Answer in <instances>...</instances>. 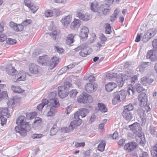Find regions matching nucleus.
<instances>
[{"label": "nucleus", "instance_id": "41", "mask_svg": "<svg viewBox=\"0 0 157 157\" xmlns=\"http://www.w3.org/2000/svg\"><path fill=\"white\" fill-rule=\"evenodd\" d=\"M144 111V109H142L141 110V112H139L138 111V113L139 114V116L141 119L142 123L145 122L146 121V119L144 117V115H145Z\"/></svg>", "mask_w": 157, "mask_h": 157}, {"label": "nucleus", "instance_id": "15", "mask_svg": "<svg viewBox=\"0 0 157 157\" xmlns=\"http://www.w3.org/2000/svg\"><path fill=\"white\" fill-rule=\"evenodd\" d=\"M138 142L139 144L144 147L146 144V140L144 135L143 133H138Z\"/></svg>", "mask_w": 157, "mask_h": 157}, {"label": "nucleus", "instance_id": "59", "mask_svg": "<svg viewBox=\"0 0 157 157\" xmlns=\"http://www.w3.org/2000/svg\"><path fill=\"white\" fill-rule=\"evenodd\" d=\"M121 13V10L119 8H117L114 11L113 14L116 16V17H117V16Z\"/></svg>", "mask_w": 157, "mask_h": 157}, {"label": "nucleus", "instance_id": "48", "mask_svg": "<svg viewBox=\"0 0 157 157\" xmlns=\"http://www.w3.org/2000/svg\"><path fill=\"white\" fill-rule=\"evenodd\" d=\"M29 8L33 13H34L38 10V7L32 4Z\"/></svg>", "mask_w": 157, "mask_h": 157}, {"label": "nucleus", "instance_id": "18", "mask_svg": "<svg viewBox=\"0 0 157 157\" xmlns=\"http://www.w3.org/2000/svg\"><path fill=\"white\" fill-rule=\"evenodd\" d=\"M48 104L49 105L55 107H58L60 106L58 100L57 98H55L54 99H50L48 101Z\"/></svg>", "mask_w": 157, "mask_h": 157}, {"label": "nucleus", "instance_id": "12", "mask_svg": "<svg viewBox=\"0 0 157 157\" xmlns=\"http://www.w3.org/2000/svg\"><path fill=\"white\" fill-rule=\"evenodd\" d=\"M29 71L32 74H36L39 72V67L37 65L31 63L29 66Z\"/></svg>", "mask_w": 157, "mask_h": 157}, {"label": "nucleus", "instance_id": "55", "mask_svg": "<svg viewBox=\"0 0 157 157\" xmlns=\"http://www.w3.org/2000/svg\"><path fill=\"white\" fill-rule=\"evenodd\" d=\"M86 44H82L75 48V50L76 52H78L79 51H82V50L84 49V48L86 47Z\"/></svg>", "mask_w": 157, "mask_h": 157}, {"label": "nucleus", "instance_id": "6", "mask_svg": "<svg viewBox=\"0 0 157 157\" xmlns=\"http://www.w3.org/2000/svg\"><path fill=\"white\" fill-rule=\"evenodd\" d=\"M110 10V7L108 4H106L102 5L97 9V12L100 15L108 14Z\"/></svg>", "mask_w": 157, "mask_h": 157}, {"label": "nucleus", "instance_id": "14", "mask_svg": "<svg viewBox=\"0 0 157 157\" xmlns=\"http://www.w3.org/2000/svg\"><path fill=\"white\" fill-rule=\"evenodd\" d=\"M89 32L88 28L84 26L81 29L79 33L80 37L82 39L87 38L88 37V33Z\"/></svg>", "mask_w": 157, "mask_h": 157}, {"label": "nucleus", "instance_id": "3", "mask_svg": "<svg viewBox=\"0 0 157 157\" xmlns=\"http://www.w3.org/2000/svg\"><path fill=\"white\" fill-rule=\"evenodd\" d=\"M138 100L139 101V105L141 107L139 109V112H141L142 109L144 110V113L145 111L147 112L151 110V109L149 105H147V99L146 94L144 93H141L138 96Z\"/></svg>", "mask_w": 157, "mask_h": 157}, {"label": "nucleus", "instance_id": "31", "mask_svg": "<svg viewBox=\"0 0 157 157\" xmlns=\"http://www.w3.org/2000/svg\"><path fill=\"white\" fill-rule=\"evenodd\" d=\"M98 105L99 110L103 113H105L107 112V109L105 105L102 103H98Z\"/></svg>", "mask_w": 157, "mask_h": 157}, {"label": "nucleus", "instance_id": "33", "mask_svg": "<svg viewBox=\"0 0 157 157\" xmlns=\"http://www.w3.org/2000/svg\"><path fill=\"white\" fill-rule=\"evenodd\" d=\"M78 111L82 117H85L87 114L88 113L87 109L85 108H81Z\"/></svg>", "mask_w": 157, "mask_h": 157}, {"label": "nucleus", "instance_id": "25", "mask_svg": "<svg viewBox=\"0 0 157 157\" xmlns=\"http://www.w3.org/2000/svg\"><path fill=\"white\" fill-rule=\"evenodd\" d=\"M85 90L88 93H92L95 89L94 85L92 83H87L85 87Z\"/></svg>", "mask_w": 157, "mask_h": 157}, {"label": "nucleus", "instance_id": "2", "mask_svg": "<svg viewBox=\"0 0 157 157\" xmlns=\"http://www.w3.org/2000/svg\"><path fill=\"white\" fill-rule=\"evenodd\" d=\"M79 113L78 111L75 112L74 114V120L72 121L68 127H63L62 129L65 131V132L68 133L72 131L74 128L79 126L82 122V120L79 118Z\"/></svg>", "mask_w": 157, "mask_h": 157}, {"label": "nucleus", "instance_id": "46", "mask_svg": "<svg viewBox=\"0 0 157 157\" xmlns=\"http://www.w3.org/2000/svg\"><path fill=\"white\" fill-rule=\"evenodd\" d=\"M107 77L109 79L116 78L119 77V75L116 73H109L106 75Z\"/></svg>", "mask_w": 157, "mask_h": 157}, {"label": "nucleus", "instance_id": "16", "mask_svg": "<svg viewBox=\"0 0 157 157\" xmlns=\"http://www.w3.org/2000/svg\"><path fill=\"white\" fill-rule=\"evenodd\" d=\"M37 61L40 64L48 65V56L46 55L44 56H39Z\"/></svg>", "mask_w": 157, "mask_h": 157}, {"label": "nucleus", "instance_id": "53", "mask_svg": "<svg viewBox=\"0 0 157 157\" xmlns=\"http://www.w3.org/2000/svg\"><path fill=\"white\" fill-rule=\"evenodd\" d=\"M53 14V11L51 10H48L45 11V14L47 17H52Z\"/></svg>", "mask_w": 157, "mask_h": 157}, {"label": "nucleus", "instance_id": "56", "mask_svg": "<svg viewBox=\"0 0 157 157\" xmlns=\"http://www.w3.org/2000/svg\"><path fill=\"white\" fill-rule=\"evenodd\" d=\"M152 44L155 51L157 52V39L154 40Z\"/></svg>", "mask_w": 157, "mask_h": 157}, {"label": "nucleus", "instance_id": "20", "mask_svg": "<svg viewBox=\"0 0 157 157\" xmlns=\"http://www.w3.org/2000/svg\"><path fill=\"white\" fill-rule=\"evenodd\" d=\"M59 62L58 58L56 56L53 57L50 61L48 62V65L51 68L55 67Z\"/></svg>", "mask_w": 157, "mask_h": 157}, {"label": "nucleus", "instance_id": "8", "mask_svg": "<svg viewBox=\"0 0 157 157\" xmlns=\"http://www.w3.org/2000/svg\"><path fill=\"white\" fill-rule=\"evenodd\" d=\"M71 16L68 15L63 17L61 20L63 27L65 29H67L71 21Z\"/></svg>", "mask_w": 157, "mask_h": 157}, {"label": "nucleus", "instance_id": "11", "mask_svg": "<svg viewBox=\"0 0 157 157\" xmlns=\"http://www.w3.org/2000/svg\"><path fill=\"white\" fill-rule=\"evenodd\" d=\"M67 90H66L65 86H60L58 88V92L59 96L61 98H63L67 96Z\"/></svg>", "mask_w": 157, "mask_h": 157}, {"label": "nucleus", "instance_id": "50", "mask_svg": "<svg viewBox=\"0 0 157 157\" xmlns=\"http://www.w3.org/2000/svg\"><path fill=\"white\" fill-rule=\"evenodd\" d=\"M78 93L76 90H72L70 91L69 95L71 97L73 98H75L76 94Z\"/></svg>", "mask_w": 157, "mask_h": 157}, {"label": "nucleus", "instance_id": "62", "mask_svg": "<svg viewBox=\"0 0 157 157\" xmlns=\"http://www.w3.org/2000/svg\"><path fill=\"white\" fill-rule=\"evenodd\" d=\"M24 3L25 5L28 8H29L33 4L31 2V0H25Z\"/></svg>", "mask_w": 157, "mask_h": 157}, {"label": "nucleus", "instance_id": "38", "mask_svg": "<svg viewBox=\"0 0 157 157\" xmlns=\"http://www.w3.org/2000/svg\"><path fill=\"white\" fill-rule=\"evenodd\" d=\"M135 91H137V87H135L134 86H132V85L129 86L128 90L127 92L129 95H130L131 92L132 94H134Z\"/></svg>", "mask_w": 157, "mask_h": 157}, {"label": "nucleus", "instance_id": "61", "mask_svg": "<svg viewBox=\"0 0 157 157\" xmlns=\"http://www.w3.org/2000/svg\"><path fill=\"white\" fill-rule=\"evenodd\" d=\"M42 122V119L41 118L39 117H37L34 121V124H36L38 125L40 124Z\"/></svg>", "mask_w": 157, "mask_h": 157}, {"label": "nucleus", "instance_id": "30", "mask_svg": "<svg viewBox=\"0 0 157 157\" xmlns=\"http://www.w3.org/2000/svg\"><path fill=\"white\" fill-rule=\"evenodd\" d=\"M48 100L46 99H43L42 103L39 104L37 106V109L39 111H41L44 106L48 104Z\"/></svg>", "mask_w": 157, "mask_h": 157}, {"label": "nucleus", "instance_id": "49", "mask_svg": "<svg viewBox=\"0 0 157 157\" xmlns=\"http://www.w3.org/2000/svg\"><path fill=\"white\" fill-rule=\"evenodd\" d=\"M140 82L141 84L143 85L146 86L147 85V77H144L141 78L140 80Z\"/></svg>", "mask_w": 157, "mask_h": 157}, {"label": "nucleus", "instance_id": "45", "mask_svg": "<svg viewBox=\"0 0 157 157\" xmlns=\"http://www.w3.org/2000/svg\"><path fill=\"white\" fill-rule=\"evenodd\" d=\"M112 32L111 27L109 24L107 23L105 25V33L106 34H109Z\"/></svg>", "mask_w": 157, "mask_h": 157}, {"label": "nucleus", "instance_id": "47", "mask_svg": "<svg viewBox=\"0 0 157 157\" xmlns=\"http://www.w3.org/2000/svg\"><path fill=\"white\" fill-rule=\"evenodd\" d=\"M116 78V81L118 85L122 87L124 85V81L123 80L122 78Z\"/></svg>", "mask_w": 157, "mask_h": 157}, {"label": "nucleus", "instance_id": "1", "mask_svg": "<svg viewBox=\"0 0 157 157\" xmlns=\"http://www.w3.org/2000/svg\"><path fill=\"white\" fill-rule=\"evenodd\" d=\"M26 121V117L24 116H19L17 119L16 123L18 124L15 127V130L22 136H25L27 132L30 130L31 126L29 123Z\"/></svg>", "mask_w": 157, "mask_h": 157}, {"label": "nucleus", "instance_id": "64", "mask_svg": "<svg viewBox=\"0 0 157 157\" xmlns=\"http://www.w3.org/2000/svg\"><path fill=\"white\" fill-rule=\"evenodd\" d=\"M90 150H87L83 153L84 157H89L90 155Z\"/></svg>", "mask_w": 157, "mask_h": 157}, {"label": "nucleus", "instance_id": "19", "mask_svg": "<svg viewBox=\"0 0 157 157\" xmlns=\"http://www.w3.org/2000/svg\"><path fill=\"white\" fill-rule=\"evenodd\" d=\"M117 85L114 82H109L105 85V90L108 92H110L116 88Z\"/></svg>", "mask_w": 157, "mask_h": 157}, {"label": "nucleus", "instance_id": "21", "mask_svg": "<svg viewBox=\"0 0 157 157\" xmlns=\"http://www.w3.org/2000/svg\"><path fill=\"white\" fill-rule=\"evenodd\" d=\"M6 72L9 75H15L17 72V70L11 65H8L6 68Z\"/></svg>", "mask_w": 157, "mask_h": 157}, {"label": "nucleus", "instance_id": "58", "mask_svg": "<svg viewBox=\"0 0 157 157\" xmlns=\"http://www.w3.org/2000/svg\"><path fill=\"white\" fill-rule=\"evenodd\" d=\"M100 39L102 42V44H105V42L106 40V38L103 34H101L100 36Z\"/></svg>", "mask_w": 157, "mask_h": 157}, {"label": "nucleus", "instance_id": "43", "mask_svg": "<svg viewBox=\"0 0 157 157\" xmlns=\"http://www.w3.org/2000/svg\"><path fill=\"white\" fill-rule=\"evenodd\" d=\"M15 99H10L7 103V105L9 107L13 108V105L15 103Z\"/></svg>", "mask_w": 157, "mask_h": 157}, {"label": "nucleus", "instance_id": "24", "mask_svg": "<svg viewBox=\"0 0 157 157\" xmlns=\"http://www.w3.org/2000/svg\"><path fill=\"white\" fill-rule=\"evenodd\" d=\"M17 81H24L26 77L25 72L24 71H21L17 75Z\"/></svg>", "mask_w": 157, "mask_h": 157}, {"label": "nucleus", "instance_id": "23", "mask_svg": "<svg viewBox=\"0 0 157 157\" xmlns=\"http://www.w3.org/2000/svg\"><path fill=\"white\" fill-rule=\"evenodd\" d=\"M122 115L126 120L130 121L132 119V114L129 111H123L122 113Z\"/></svg>", "mask_w": 157, "mask_h": 157}, {"label": "nucleus", "instance_id": "42", "mask_svg": "<svg viewBox=\"0 0 157 157\" xmlns=\"http://www.w3.org/2000/svg\"><path fill=\"white\" fill-rule=\"evenodd\" d=\"M59 31L55 30L53 31L51 33H50V36L52 37L54 40H55L57 36L59 34Z\"/></svg>", "mask_w": 157, "mask_h": 157}, {"label": "nucleus", "instance_id": "63", "mask_svg": "<svg viewBox=\"0 0 157 157\" xmlns=\"http://www.w3.org/2000/svg\"><path fill=\"white\" fill-rule=\"evenodd\" d=\"M68 69L67 66L64 67L59 70V72L61 74L65 73Z\"/></svg>", "mask_w": 157, "mask_h": 157}, {"label": "nucleus", "instance_id": "36", "mask_svg": "<svg viewBox=\"0 0 157 157\" xmlns=\"http://www.w3.org/2000/svg\"><path fill=\"white\" fill-rule=\"evenodd\" d=\"M56 112V109L54 107L51 108L50 110L47 113V116L48 117L53 116Z\"/></svg>", "mask_w": 157, "mask_h": 157}, {"label": "nucleus", "instance_id": "26", "mask_svg": "<svg viewBox=\"0 0 157 157\" xmlns=\"http://www.w3.org/2000/svg\"><path fill=\"white\" fill-rule=\"evenodd\" d=\"M10 113H8V108H4L0 109V115L6 118H8L10 116Z\"/></svg>", "mask_w": 157, "mask_h": 157}, {"label": "nucleus", "instance_id": "37", "mask_svg": "<svg viewBox=\"0 0 157 157\" xmlns=\"http://www.w3.org/2000/svg\"><path fill=\"white\" fill-rule=\"evenodd\" d=\"M11 88L12 90L15 93H20L24 91V90L21 89L18 86H12Z\"/></svg>", "mask_w": 157, "mask_h": 157}, {"label": "nucleus", "instance_id": "29", "mask_svg": "<svg viewBox=\"0 0 157 157\" xmlns=\"http://www.w3.org/2000/svg\"><path fill=\"white\" fill-rule=\"evenodd\" d=\"M130 129L135 134L137 133V122H135L129 126Z\"/></svg>", "mask_w": 157, "mask_h": 157}, {"label": "nucleus", "instance_id": "44", "mask_svg": "<svg viewBox=\"0 0 157 157\" xmlns=\"http://www.w3.org/2000/svg\"><path fill=\"white\" fill-rule=\"evenodd\" d=\"M133 108L132 105L131 104H129L124 106V110L123 111H130L132 110Z\"/></svg>", "mask_w": 157, "mask_h": 157}, {"label": "nucleus", "instance_id": "34", "mask_svg": "<svg viewBox=\"0 0 157 157\" xmlns=\"http://www.w3.org/2000/svg\"><path fill=\"white\" fill-rule=\"evenodd\" d=\"M105 141H101L98 146V150L101 151H103L105 149Z\"/></svg>", "mask_w": 157, "mask_h": 157}, {"label": "nucleus", "instance_id": "5", "mask_svg": "<svg viewBox=\"0 0 157 157\" xmlns=\"http://www.w3.org/2000/svg\"><path fill=\"white\" fill-rule=\"evenodd\" d=\"M157 33V29H152L149 30L144 34L142 38V40L144 42H147L151 37L154 36Z\"/></svg>", "mask_w": 157, "mask_h": 157}, {"label": "nucleus", "instance_id": "22", "mask_svg": "<svg viewBox=\"0 0 157 157\" xmlns=\"http://www.w3.org/2000/svg\"><path fill=\"white\" fill-rule=\"evenodd\" d=\"M81 22L80 20L75 19L71 24V28L74 29L75 28L79 27L81 25Z\"/></svg>", "mask_w": 157, "mask_h": 157}, {"label": "nucleus", "instance_id": "51", "mask_svg": "<svg viewBox=\"0 0 157 157\" xmlns=\"http://www.w3.org/2000/svg\"><path fill=\"white\" fill-rule=\"evenodd\" d=\"M7 44H9L13 45L16 43V40L14 39L8 38L6 41Z\"/></svg>", "mask_w": 157, "mask_h": 157}, {"label": "nucleus", "instance_id": "57", "mask_svg": "<svg viewBox=\"0 0 157 157\" xmlns=\"http://www.w3.org/2000/svg\"><path fill=\"white\" fill-rule=\"evenodd\" d=\"M43 135L41 134H33L32 135L33 139H38L42 137Z\"/></svg>", "mask_w": 157, "mask_h": 157}, {"label": "nucleus", "instance_id": "9", "mask_svg": "<svg viewBox=\"0 0 157 157\" xmlns=\"http://www.w3.org/2000/svg\"><path fill=\"white\" fill-rule=\"evenodd\" d=\"M137 144L134 142H131L125 144L124 146V150L127 152H129L133 151L137 147Z\"/></svg>", "mask_w": 157, "mask_h": 157}, {"label": "nucleus", "instance_id": "39", "mask_svg": "<svg viewBox=\"0 0 157 157\" xmlns=\"http://www.w3.org/2000/svg\"><path fill=\"white\" fill-rule=\"evenodd\" d=\"M98 4L97 2L95 1L93 2L91 4L90 6L91 10L94 12L97 11V6Z\"/></svg>", "mask_w": 157, "mask_h": 157}, {"label": "nucleus", "instance_id": "40", "mask_svg": "<svg viewBox=\"0 0 157 157\" xmlns=\"http://www.w3.org/2000/svg\"><path fill=\"white\" fill-rule=\"evenodd\" d=\"M58 131L57 127L56 125H53L50 131V134L51 136L55 135Z\"/></svg>", "mask_w": 157, "mask_h": 157}, {"label": "nucleus", "instance_id": "17", "mask_svg": "<svg viewBox=\"0 0 157 157\" xmlns=\"http://www.w3.org/2000/svg\"><path fill=\"white\" fill-rule=\"evenodd\" d=\"M92 49L89 47H86L79 52V55L82 57H86L92 52Z\"/></svg>", "mask_w": 157, "mask_h": 157}, {"label": "nucleus", "instance_id": "52", "mask_svg": "<svg viewBox=\"0 0 157 157\" xmlns=\"http://www.w3.org/2000/svg\"><path fill=\"white\" fill-rule=\"evenodd\" d=\"M6 117L3 116H1L0 117V121H1V124L2 126H3L5 124L7 121Z\"/></svg>", "mask_w": 157, "mask_h": 157}, {"label": "nucleus", "instance_id": "60", "mask_svg": "<svg viewBox=\"0 0 157 157\" xmlns=\"http://www.w3.org/2000/svg\"><path fill=\"white\" fill-rule=\"evenodd\" d=\"M85 145L84 142L81 143H76L75 145V147H84Z\"/></svg>", "mask_w": 157, "mask_h": 157}, {"label": "nucleus", "instance_id": "27", "mask_svg": "<svg viewBox=\"0 0 157 157\" xmlns=\"http://www.w3.org/2000/svg\"><path fill=\"white\" fill-rule=\"evenodd\" d=\"M147 57L150 59L152 61L155 60L156 57L153 50H151L148 51L147 53Z\"/></svg>", "mask_w": 157, "mask_h": 157}, {"label": "nucleus", "instance_id": "32", "mask_svg": "<svg viewBox=\"0 0 157 157\" xmlns=\"http://www.w3.org/2000/svg\"><path fill=\"white\" fill-rule=\"evenodd\" d=\"M151 151L152 157H157V144L151 147Z\"/></svg>", "mask_w": 157, "mask_h": 157}, {"label": "nucleus", "instance_id": "54", "mask_svg": "<svg viewBox=\"0 0 157 157\" xmlns=\"http://www.w3.org/2000/svg\"><path fill=\"white\" fill-rule=\"evenodd\" d=\"M7 97V94L6 91H2V94H0V101L5 98H6Z\"/></svg>", "mask_w": 157, "mask_h": 157}, {"label": "nucleus", "instance_id": "28", "mask_svg": "<svg viewBox=\"0 0 157 157\" xmlns=\"http://www.w3.org/2000/svg\"><path fill=\"white\" fill-rule=\"evenodd\" d=\"M74 36L72 34H70L67 35L66 38V44L70 45L74 42Z\"/></svg>", "mask_w": 157, "mask_h": 157}, {"label": "nucleus", "instance_id": "7", "mask_svg": "<svg viewBox=\"0 0 157 157\" xmlns=\"http://www.w3.org/2000/svg\"><path fill=\"white\" fill-rule=\"evenodd\" d=\"M91 97L86 93L83 94L79 95L77 98L78 102L86 103L91 102Z\"/></svg>", "mask_w": 157, "mask_h": 157}, {"label": "nucleus", "instance_id": "4", "mask_svg": "<svg viewBox=\"0 0 157 157\" xmlns=\"http://www.w3.org/2000/svg\"><path fill=\"white\" fill-rule=\"evenodd\" d=\"M126 95L127 92L124 90L115 93L113 94L114 98L112 100L113 104L116 105L120 101H124L126 98Z\"/></svg>", "mask_w": 157, "mask_h": 157}, {"label": "nucleus", "instance_id": "13", "mask_svg": "<svg viewBox=\"0 0 157 157\" xmlns=\"http://www.w3.org/2000/svg\"><path fill=\"white\" fill-rule=\"evenodd\" d=\"M10 27L14 30L19 32L22 31L24 29L23 26L21 24H17L13 22L10 23Z\"/></svg>", "mask_w": 157, "mask_h": 157}, {"label": "nucleus", "instance_id": "10", "mask_svg": "<svg viewBox=\"0 0 157 157\" xmlns=\"http://www.w3.org/2000/svg\"><path fill=\"white\" fill-rule=\"evenodd\" d=\"M76 16L80 19L84 21H87L90 19V16L89 14L85 13L82 11H78L76 13Z\"/></svg>", "mask_w": 157, "mask_h": 157}, {"label": "nucleus", "instance_id": "35", "mask_svg": "<svg viewBox=\"0 0 157 157\" xmlns=\"http://www.w3.org/2000/svg\"><path fill=\"white\" fill-rule=\"evenodd\" d=\"M148 62H143L139 66V71L140 72H143L146 68H147L148 67Z\"/></svg>", "mask_w": 157, "mask_h": 157}]
</instances>
